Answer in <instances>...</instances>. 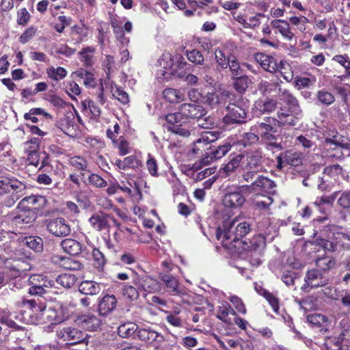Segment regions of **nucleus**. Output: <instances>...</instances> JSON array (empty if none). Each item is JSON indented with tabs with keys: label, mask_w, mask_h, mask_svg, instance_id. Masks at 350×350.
Returning <instances> with one entry per match:
<instances>
[{
	"label": "nucleus",
	"mask_w": 350,
	"mask_h": 350,
	"mask_svg": "<svg viewBox=\"0 0 350 350\" xmlns=\"http://www.w3.org/2000/svg\"><path fill=\"white\" fill-rule=\"evenodd\" d=\"M18 307L23 321L31 324H59L67 320L70 314L68 306L62 302H55L46 308L45 304L34 299H23Z\"/></svg>",
	"instance_id": "1"
},
{
	"label": "nucleus",
	"mask_w": 350,
	"mask_h": 350,
	"mask_svg": "<svg viewBox=\"0 0 350 350\" xmlns=\"http://www.w3.org/2000/svg\"><path fill=\"white\" fill-rule=\"evenodd\" d=\"M250 224L247 221L228 218L217 227L215 236L224 247L240 250L244 242L242 239L250 232Z\"/></svg>",
	"instance_id": "2"
},
{
	"label": "nucleus",
	"mask_w": 350,
	"mask_h": 350,
	"mask_svg": "<svg viewBox=\"0 0 350 350\" xmlns=\"http://www.w3.org/2000/svg\"><path fill=\"white\" fill-rule=\"evenodd\" d=\"M257 227L260 233L254 235L249 242H243L241 249H240L245 252L241 254L242 257L247 259L249 263L254 267H257L261 263L260 252L265 246L267 237L270 241L273 240V237H269V234L273 228L271 226L269 219H265L262 222H258Z\"/></svg>",
	"instance_id": "3"
},
{
	"label": "nucleus",
	"mask_w": 350,
	"mask_h": 350,
	"mask_svg": "<svg viewBox=\"0 0 350 350\" xmlns=\"http://www.w3.org/2000/svg\"><path fill=\"white\" fill-rule=\"evenodd\" d=\"M187 65L182 55L164 53L158 60L159 68L156 72V77L159 80H168L172 75L183 78Z\"/></svg>",
	"instance_id": "4"
},
{
	"label": "nucleus",
	"mask_w": 350,
	"mask_h": 350,
	"mask_svg": "<svg viewBox=\"0 0 350 350\" xmlns=\"http://www.w3.org/2000/svg\"><path fill=\"white\" fill-rule=\"evenodd\" d=\"M26 186L14 177L0 176V198L6 195L3 202L8 207L12 206L24 195Z\"/></svg>",
	"instance_id": "5"
},
{
	"label": "nucleus",
	"mask_w": 350,
	"mask_h": 350,
	"mask_svg": "<svg viewBox=\"0 0 350 350\" xmlns=\"http://www.w3.org/2000/svg\"><path fill=\"white\" fill-rule=\"evenodd\" d=\"M272 127L263 122L257 123L251 127L250 131L244 133L239 142L244 147L256 143L259 139L271 146H275V136L271 133Z\"/></svg>",
	"instance_id": "6"
},
{
	"label": "nucleus",
	"mask_w": 350,
	"mask_h": 350,
	"mask_svg": "<svg viewBox=\"0 0 350 350\" xmlns=\"http://www.w3.org/2000/svg\"><path fill=\"white\" fill-rule=\"evenodd\" d=\"M247 185H232L225 190L223 204L225 207L237 208L242 206L245 202V196L250 195Z\"/></svg>",
	"instance_id": "7"
},
{
	"label": "nucleus",
	"mask_w": 350,
	"mask_h": 350,
	"mask_svg": "<svg viewBox=\"0 0 350 350\" xmlns=\"http://www.w3.org/2000/svg\"><path fill=\"white\" fill-rule=\"evenodd\" d=\"M29 282L31 284L29 293L31 295L44 296L47 294L58 293L57 287L55 286V282L42 274L31 275Z\"/></svg>",
	"instance_id": "8"
},
{
	"label": "nucleus",
	"mask_w": 350,
	"mask_h": 350,
	"mask_svg": "<svg viewBox=\"0 0 350 350\" xmlns=\"http://www.w3.org/2000/svg\"><path fill=\"white\" fill-rule=\"evenodd\" d=\"M300 116L301 113H296L288 107V109L281 107L277 113V119L267 117L264 120L263 122L267 123L271 126L273 129L271 133L273 135V133L276 132V126H294L297 120L300 118Z\"/></svg>",
	"instance_id": "9"
},
{
	"label": "nucleus",
	"mask_w": 350,
	"mask_h": 350,
	"mask_svg": "<svg viewBox=\"0 0 350 350\" xmlns=\"http://www.w3.org/2000/svg\"><path fill=\"white\" fill-rule=\"evenodd\" d=\"M58 338L63 340L70 345H75L86 342L88 334L81 330L72 326H65L59 328L56 332Z\"/></svg>",
	"instance_id": "10"
},
{
	"label": "nucleus",
	"mask_w": 350,
	"mask_h": 350,
	"mask_svg": "<svg viewBox=\"0 0 350 350\" xmlns=\"http://www.w3.org/2000/svg\"><path fill=\"white\" fill-rule=\"evenodd\" d=\"M249 188L250 194L265 191L269 194H273L275 191L276 185L274 181L263 176H259L250 185H246Z\"/></svg>",
	"instance_id": "11"
},
{
	"label": "nucleus",
	"mask_w": 350,
	"mask_h": 350,
	"mask_svg": "<svg viewBox=\"0 0 350 350\" xmlns=\"http://www.w3.org/2000/svg\"><path fill=\"white\" fill-rule=\"evenodd\" d=\"M36 219V212L30 208L23 206V204L20 203L16 209V213L12 218V222L16 226L31 224Z\"/></svg>",
	"instance_id": "12"
},
{
	"label": "nucleus",
	"mask_w": 350,
	"mask_h": 350,
	"mask_svg": "<svg viewBox=\"0 0 350 350\" xmlns=\"http://www.w3.org/2000/svg\"><path fill=\"white\" fill-rule=\"evenodd\" d=\"M227 113L224 117L226 124L241 123L245 122L247 116L245 109L235 104H229L226 107Z\"/></svg>",
	"instance_id": "13"
},
{
	"label": "nucleus",
	"mask_w": 350,
	"mask_h": 350,
	"mask_svg": "<svg viewBox=\"0 0 350 350\" xmlns=\"http://www.w3.org/2000/svg\"><path fill=\"white\" fill-rule=\"evenodd\" d=\"M256 291L260 295L263 296L271 306L275 314L280 315L284 319V322L287 323L289 327H291L293 324L291 317L282 310L280 311L278 299L271 293L268 292L265 289H262V292L258 290L257 286H256Z\"/></svg>",
	"instance_id": "14"
},
{
	"label": "nucleus",
	"mask_w": 350,
	"mask_h": 350,
	"mask_svg": "<svg viewBox=\"0 0 350 350\" xmlns=\"http://www.w3.org/2000/svg\"><path fill=\"white\" fill-rule=\"evenodd\" d=\"M47 230L56 237H66L70 232V228L63 218H55L49 220L46 224Z\"/></svg>",
	"instance_id": "15"
},
{
	"label": "nucleus",
	"mask_w": 350,
	"mask_h": 350,
	"mask_svg": "<svg viewBox=\"0 0 350 350\" xmlns=\"http://www.w3.org/2000/svg\"><path fill=\"white\" fill-rule=\"evenodd\" d=\"M217 139V135L215 132H203L200 137L196 139L193 144L192 152L195 154L202 153L205 149H208V146Z\"/></svg>",
	"instance_id": "16"
},
{
	"label": "nucleus",
	"mask_w": 350,
	"mask_h": 350,
	"mask_svg": "<svg viewBox=\"0 0 350 350\" xmlns=\"http://www.w3.org/2000/svg\"><path fill=\"white\" fill-rule=\"evenodd\" d=\"M234 19L245 29H255L260 24V18L264 17L262 13H257L254 16H247L241 12L232 13Z\"/></svg>",
	"instance_id": "17"
},
{
	"label": "nucleus",
	"mask_w": 350,
	"mask_h": 350,
	"mask_svg": "<svg viewBox=\"0 0 350 350\" xmlns=\"http://www.w3.org/2000/svg\"><path fill=\"white\" fill-rule=\"evenodd\" d=\"M113 216L103 212L94 213L90 218L89 222L91 226L97 231L108 230L110 227L109 221Z\"/></svg>",
	"instance_id": "18"
},
{
	"label": "nucleus",
	"mask_w": 350,
	"mask_h": 350,
	"mask_svg": "<svg viewBox=\"0 0 350 350\" xmlns=\"http://www.w3.org/2000/svg\"><path fill=\"white\" fill-rule=\"evenodd\" d=\"M180 111L186 120L189 118L197 119L206 115L205 109L199 105L193 103H184L180 106Z\"/></svg>",
	"instance_id": "19"
},
{
	"label": "nucleus",
	"mask_w": 350,
	"mask_h": 350,
	"mask_svg": "<svg viewBox=\"0 0 350 350\" xmlns=\"http://www.w3.org/2000/svg\"><path fill=\"white\" fill-rule=\"evenodd\" d=\"M232 146L230 142H226L224 144L218 146L209 153H206L207 155L201 161L202 163L208 165L211 162L222 158L230 150Z\"/></svg>",
	"instance_id": "20"
},
{
	"label": "nucleus",
	"mask_w": 350,
	"mask_h": 350,
	"mask_svg": "<svg viewBox=\"0 0 350 350\" xmlns=\"http://www.w3.org/2000/svg\"><path fill=\"white\" fill-rule=\"evenodd\" d=\"M141 293L139 276H135L133 279L131 284H122V294L126 299L130 301H135L139 298Z\"/></svg>",
	"instance_id": "21"
},
{
	"label": "nucleus",
	"mask_w": 350,
	"mask_h": 350,
	"mask_svg": "<svg viewBox=\"0 0 350 350\" xmlns=\"http://www.w3.org/2000/svg\"><path fill=\"white\" fill-rule=\"evenodd\" d=\"M254 59L265 70L271 73L277 72L278 62L273 56L258 53L254 55Z\"/></svg>",
	"instance_id": "22"
},
{
	"label": "nucleus",
	"mask_w": 350,
	"mask_h": 350,
	"mask_svg": "<svg viewBox=\"0 0 350 350\" xmlns=\"http://www.w3.org/2000/svg\"><path fill=\"white\" fill-rule=\"evenodd\" d=\"M324 149L326 152L323 157L327 159H340L343 157L340 144L336 140L330 138H326L324 144Z\"/></svg>",
	"instance_id": "23"
},
{
	"label": "nucleus",
	"mask_w": 350,
	"mask_h": 350,
	"mask_svg": "<svg viewBox=\"0 0 350 350\" xmlns=\"http://www.w3.org/2000/svg\"><path fill=\"white\" fill-rule=\"evenodd\" d=\"M329 280L323 276L318 270L312 269L307 272L305 277V288L310 287V288H320L323 286L327 280Z\"/></svg>",
	"instance_id": "24"
},
{
	"label": "nucleus",
	"mask_w": 350,
	"mask_h": 350,
	"mask_svg": "<svg viewBox=\"0 0 350 350\" xmlns=\"http://www.w3.org/2000/svg\"><path fill=\"white\" fill-rule=\"evenodd\" d=\"M117 299L113 295L107 294L101 297L98 302V312L102 316H107L112 312L117 306Z\"/></svg>",
	"instance_id": "25"
},
{
	"label": "nucleus",
	"mask_w": 350,
	"mask_h": 350,
	"mask_svg": "<svg viewBox=\"0 0 350 350\" xmlns=\"http://www.w3.org/2000/svg\"><path fill=\"white\" fill-rule=\"evenodd\" d=\"M243 159H244V155L242 154L230 158L228 162L220 168L219 172L220 176L221 177H228L234 174L240 167Z\"/></svg>",
	"instance_id": "26"
},
{
	"label": "nucleus",
	"mask_w": 350,
	"mask_h": 350,
	"mask_svg": "<svg viewBox=\"0 0 350 350\" xmlns=\"http://www.w3.org/2000/svg\"><path fill=\"white\" fill-rule=\"evenodd\" d=\"M233 54L226 46H221L215 49V59L217 64L222 69H226L229 66V62L233 59Z\"/></svg>",
	"instance_id": "27"
},
{
	"label": "nucleus",
	"mask_w": 350,
	"mask_h": 350,
	"mask_svg": "<svg viewBox=\"0 0 350 350\" xmlns=\"http://www.w3.org/2000/svg\"><path fill=\"white\" fill-rule=\"evenodd\" d=\"M137 335L139 340L150 344L152 342L160 344L164 341V337L161 334L150 328L139 329Z\"/></svg>",
	"instance_id": "28"
},
{
	"label": "nucleus",
	"mask_w": 350,
	"mask_h": 350,
	"mask_svg": "<svg viewBox=\"0 0 350 350\" xmlns=\"http://www.w3.org/2000/svg\"><path fill=\"white\" fill-rule=\"evenodd\" d=\"M77 323L89 331L97 330L101 324L100 319L94 314H84L78 317Z\"/></svg>",
	"instance_id": "29"
},
{
	"label": "nucleus",
	"mask_w": 350,
	"mask_h": 350,
	"mask_svg": "<svg viewBox=\"0 0 350 350\" xmlns=\"http://www.w3.org/2000/svg\"><path fill=\"white\" fill-rule=\"evenodd\" d=\"M230 95V93L228 92H224L220 94L215 92L207 93L204 98V102L211 107L214 108L219 105H225Z\"/></svg>",
	"instance_id": "30"
},
{
	"label": "nucleus",
	"mask_w": 350,
	"mask_h": 350,
	"mask_svg": "<svg viewBox=\"0 0 350 350\" xmlns=\"http://www.w3.org/2000/svg\"><path fill=\"white\" fill-rule=\"evenodd\" d=\"M271 25L273 29H275L283 37L284 39L291 41L295 38V34L291 29L289 23L285 21L273 20L271 22Z\"/></svg>",
	"instance_id": "31"
},
{
	"label": "nucleus",
	"mask_w": 350,
	"mask_h": 350,
	"mask_svg": "<svg viewBox=\"0 0 350 350\" xmlns=\"http://www.w3.org/2000/svg\"><path fill=\"white\" fill-rule=\"evenodd\" d=\"M278 96L280 100L284 103L293 112L296 113H301L297 100L288 90L280 88L279 90Z\"/></svg>",
	"instance_id": "32"
},
{
	"label": "nucleus",
	"mask_w": 350,
	"mask_h": 350,
	"mask_svg": "<svg viewBox=\"0 0 350 350\" xmlns=\"http://www.w3.org/2000/svg\"><path fill=\"white\" fill-rule=\"evenodd\" d=\"M340 333L336 341V345L340 347V345L345 342L346 343L350 342V318L345 317L339 323Z\"/></svg>",
	"instance_id": "33"
},
{
	"label": "nucleus",
	"mask_w": 350,
	"mask_h": 350,
	"mask_svg": "<svg viewBox=\"0 0 350 350\" xmlns=\"http://www.w3.org/2000/svg\"><path fill=\"white\" fill-rule=\"evenodd\" d=\"M139 282L140 284L142 293L144 297L148 293H154L160 289L159 282L150 277H139Z\"/></svg>",
	"instance_id": "34"
},
{
	"label": "nucleus",
	"mask_w": 350,
	"mask_h": 350,
	"mask_svg": "<svg viewBox=\"0 0 350 350\" xmlns=\"http://www.w3.org/2000/svg\"><path fill=\"white\" fill-rule=\"evenodd\" d=\"M262 159V154L260 151L256 150L250 152L246 154L243 165L260 170L261 169Z\"/></svg>",
	"instance_id": "35"
},
{
	"label": "nucleus",
	"mask_w": 350,
	"mask_h": 350,
	"mask_svg": "<svg viewBox=\"0 0 350 350\" xmlns=\"http://www.w3.org/2000/svg\"><path fill=\"white\" fill-rule=\"evenodd\" d=\"M105 84L106 87L110 89L113 97L116 98L122 104H127L129 102V97L128 94L124 92L120 87H118L112 81H108Z\"/></svg>",
	"instance_id": "36"
},
{
	"label": "nucleus",
	"mask_w": 350,
	"mask_h": 350,
	"mask_svg": "<svg viewBox=\"0 0 350 350\" xmlns=\"http://www.w3.org/2000/svg\"><path fill=\"white\" fill-rule=\"evenodd\" d=\"M63 250L72 256L77 255L81 252V245L79 242L72 239H66L61 243Z\"/></svg>",
	"instance_id": "37"
},
{
	"label": "nucleus",
	"mask_w": 350,
	"mask_h": 350,
	"mask_svg": "<svg viewBox=\"0 0 350 350\" xmlns=\"http://www.w3.org/2000/svg\"><path fill=\"white\" fill-rule=\"evenodd\" d=\"M320 288L321 290L319 293H321L326 298L332 300H338L340 296L339 289L333 284L329 282V280H327V282H325L323 286H321Z\"/></svg>",
	"instance_id": "38"
},
{
	"label": "nucleus",
	"mask_w": 350,
	"mask_h": 350,
	"mask_svg": "<svg viewBox=\"0 0 350 350\" xmlns=\"http://www.w3.org/2000/svg\"><path fill=\"white\" fill-rule=\"evenodd\" d=\"M164 98L170 103H177L183 101L185 94L180 90L174 88H166L163 92Z\"/></svg>",
	"instance_id": "39"
},
{
	"label": "nucleus",
	"mask_w": 350,
	"mask_h": 350,
	"mask_svg": "<svg viewBox=\"0 0 350 350\" xmlns=\"http://www.w3.org/2000/svg\"><path fill=\"white\" fill-rule=\"evenodd\" d=\"M79 291L82 294L93 295L98 294L100 291V288L98 283L85 280L80 284Z\"/></svg>",
	"instance_id": "40"
},
{
	"label": "nucleus",
	"mask_w": 350,
	"mask_h": 350,
	"mask_svg": "<svg viewBox=\"0 0 350 350\" xmlns=\"http://www.w3.org/2000/svg\"><path fill=\"white\" fill-rule=\"evenodd\" d=\"M77 280L75 275L70 273H65L59 275L55 282V285L59 284L65 288H69L75 285Z\"/></svg>",
	"instance_id": "41"
},
{
	"label": "nucleus",
	"mask_w": 350,
	"mask_h": 350,
	"mask_svg": "<svg viewBox=\"0 0 350 350\" xmlns=\"http://www.w3.org/2000/svg\"><path fill=\"white\" fill-rule=\"evenodd\" d=\"M160 278L165 283L167 291L174 294L180 293V291L178 288V282L174 276L171 274L163 273L160 274Z\"/></svg>",
	"instance_id": "42"
},
{
	"label": "nucleus",
	"mask_w": 350,
	"mask_h": 350,
	"mask_svg": "<svg viewBox=\"0 0 350 350\" xmlns=\"http://www.w3.org/2000/svg\"><path fill=\"white\" fill-rule=\"evenodd\" d=\"M59 129L66 135L73 137L76 135L77 125L71 120L69 116H66L59 122Z\"/></svg>",
	"instance_id": "43"
},
{
	"label": "nucleus",
	"mask_w": 350,
	"mask_h": 350,
	"mask_svg": "<svg viewBox=\"0 0 350 350\" xmlns=\"http://www.w3.org/2000/svg\"><path fill=\"white\" fill-rule=\"evenodd\" d=\"M323 174L325 176H329L336 181H338L340 178L343 179L346 178L345 172L338 164L326 167L323 170Z\"/></svg>",
	"instance_id": "44"
},
{
	"label": "nucleus",
	"mask_w": 350,
	"mask_h": 350,
	"mask_svg": "<svg viewBox=\"0 0 350 350\" xmlns=\"http://www.w3.org/2000/svg\"><path fill=\"white\" fill-rule=\"evenodd\" d=\"M115 165L119 170H126L129 168H135L139 165V161L135 156L125 157L123 160L116 159Z\"/></svg>",
	"instance_id": "45"
},
{
	"label": "nucleus",
	"mask_w": 350,
	"mask_h": 350,
	"mask_svg": "<svg viewBox=\"0 0 350 350\" xmlns=\"http://www.w3.org/2000/svg\"><path fill=\"white\" fill-rule=\"evenodd\" d=\"M283 159L286 165L298 166L302 163L301 154L293 150H288L283 152Z\"/></svg>",
	"instance_id": "46"
},
{
	"label": "nucleus",
	"mask_w": 350,
	"mask_h": 350,
	"mask_svg": "<svg viewBox=\"0 0 350 350\" xmlns=\"http://www.w3.org/2000/svg\"><path fill=\"white\" fill-rule=\"evenodd\" d=\"M138 329L137 324L133 322H127L121 324L118 328V335L122 338H129L133 336Z\"/></svg>",
	"instance_id": "47"
},
{
	"label": "nucleus",
	"mask_w": 350,
	"mask_h": 350,
	"mask_svg": "<svg viewBox=\"0 0 350 350\" xmlns=\"http://www.w3.org/2000/svg\"><path fill=\"white\" fill-rule=\"evenodd\" d=\"M175 5L180 10H185V14L186 16H191L193 14V10L196 7L198 2L191 0H172Z\"/></svg>",
	"instance_id": "48"
},
{
	"label": "nucleus",
	"mask_w": 350,
	"mask_h": 350,
	"mask_svg": "<svg viewBox=\"0 0 350 350\" xmlns=\"http://www.w3.org/2000/svg\"><path fill=\"white\" fill-rule=\"evenodd\" d=\"M95 48L93 46H88L83 49L80 52V60L85 66H91L94 63V53Z\"/></svg>",
	"instance_id": "49"
},
{
	"label": "nucleus",
	"mask_w": 350,
	"mask_h": 350,
	"mask_svg": "<svg viewBox=\"0 0 350 350\" xmlns=\"http://www.w3.org/2000/svg\"><path fill=\"white\" fill-rule=\"evenodd\" d=\"M46 72L48 77L56 81L65 78L68 73L64 68L60 66L56 68L51 66L46 69Z\"/></svg>",
	"instance_id": "50"
},
{
	"label": "nucleus",
	"mask_w": 350,
	"mask_h": 350,
	"mask_svg": "<svg viewBox=\"0 0 350 350\" xmlns=\"http://www.w3.org/2000/svg\"><path fill=\"white\" fill-rule=\"evenodd\" d=\"M37 116H42L46 118H51V116L50 113L45 111L42 108H32L29 110V112L25 113L24 114V118L26 120H31L33 123H36L38 122V118Z\"/></svg>",
	"instance_id": "51"
},
{
	"label": "nucleus",
	"mask_w": 350,
	"mask_h": 350,
	"mask_svg": "<svg viewBox=\"0 0 350 350\" xmlns=\"http://www.w3.org/2000/svg\"><path fill=\"white\" fill-rule=\"evenodd\" d=\"M277 72H279L283 78L288 82L293 79V72L291 66L286 62L281 60L278 64Z\"/></svg>",
	"instance_id": "52"
},
{
	"label": "nucleus",
	"mask_w": 350,
	"mask_h": 350,
	"mask_svg": "<svg viewBox=\"0 0 350 350\" xmlns=\"http://www.w3.org/2000/svg\"><path fill=\"white\" fill-rule=\"evenodd\" d=\"M255 108L262 113H270L276 108V101L272 99H267L265 101H258L255 103Z\"/></svg>",
	"instance_id": "53"
},
{
	"label": "nucleus",
	"mask_w": 350,
	"mask_h": 350,
	"mask_svg": "<svg viewBox=\"0 0 350 350\" xmlns=\"http://www.w3.org/2000/svg\"><path fill=\"white\" fill-rule=\"evenodd\" d=\"M229 314L235 315L236 313L226 301H221L218 307L217 318L223 321H227Z\"/></svg>",
	"instance_id": "54"
},
{
	"label": "nucleus",
	"mask_w": 350,
	"mask_h": 350,
	"mask_svg": "<svg viewBox=\"0 0 350 350\" xmlns=\"http://www.w3.org/2000/svg\"><path fill=\"white\" fill-rule=\"evenodd\" d=\"M337 193H334L330 196H322L320 198H317L313 204L319 208V211L324 213L325 211L321 208V206L330 207L336 198ZM323 209L325 207L323 208Z\"/></svg>",
	"instance_id": "55"
},
{
	"label": "nucleus",
	"mask_w": 350,
	"mask_h": 350,
	"mask_svg": "<svg viewBox=\"0 0 350 350\" xmlns=\"http://www.w3.org/2000/svg\"><path fill=\"white\" fill-rule=\"evenodd\" d=\"M88 27L85 25H75L72 28V35L77 42H83L88 36Z\"/></svg>",
	"instance_id": "56"
},
{
	"label": "nucleus",
	"mask_w": 350,
	"mask_h": 350,
	"mask_svg": "<svg viewBox=\"0 0 350 350\" xmlns=\"http://www.w3.org/2000/svg\"><path fill=\"white\" fill-rule=\"evenodd\" d=\"M24 244L35 252H39L42 250V240L38 237H25L23 240Z\"/></svg>",
	"instance_id": "57"
},
{
	"label": "nucleus",
	"mask_w": 350,
	"mask_h": 350,
	"mask_svg": "<svg viewBox=\"0 0 350 350\" xmlns=\"http://www.w3.org/2000/svg\"><path fill=\"white\" fill-rule=\"evenodd\" d=\"M27 202L29 204L36 205L34 208H41L44 207L47 202L45 197L42 196H30L23 199L22 202Z\"/></svg>",
	"instance_id": "58"
},
{
	"label": "nucleus",
	"mask_w": 350,
	"mask_h": 350,
	"mask_svg": "<svg viewBox=\"0 0 350 350\" xmlns=\"http://www.w3.org/2000/svg\"><path fill=\"white\" fill-rule=\"evenodd\" d=\"M64 85L65 91L71 99L75 100V96L81 94V88L74 81H67Z\"/></svg>",
	"instance_id": "59"
},
{
	"label": "nucleus",
	"mask_w": 350,
	"mask_h": 350,
	"mask_svg": "<svg viewBox=\"0 0 350 350\" xmlns=\"http://www.w3.org/2000/svg\"><path fill=\"white\" fill-rule=\"evenodd\" d=\"M169 129L172 132L183 137L189 136L193 131V129L190 128L187 122L181 124H176L175 126H170Z\"/></svg>",
	"instance_id": "60"
},
{
	"label": "nucleus",
	"mask_w": 350,
	"mask_h": 350,
	"mask_svg": "<svg viewBox=\"0 0 350 350\" xmlns=\"http://www.w3.org/2000/svg\"><path fill=\"white\" fill-rule=\"evenodd\" d=\"M185 54L188 60L196 65H202L204 62V55L197 49L187 51Z\"/></svg>",
	"instance_id": "61"
},
{
	"label": "nucleus",
	"mask_w": 350,
	"mask_h": 350,
	"mask_svg": "<svg viewBox=\"0 0 350 350\" xmlns=\"http://www.w3.org/2000/svg\"><path fill=\"white\" fill-rule=\"evenodd\" d=\"M69 164L77 170H86L88 167L87 161L82 157L75 156L69 159Z\"/></svg>",
	"instance_id": "62"
},
{
	"label": "nucleus",
	"mask_w": 350,
	"mask_h": 350,
	"mask_svg": "<svg viewBox=\"0 0 350 350\" xmlns=\"http://www.w3.org/2000/svg\"><path fill=\"white\" fill-rule=\"evenodd\" d=\"M308 322L317 326H323L327 325L329 319L321 314L314 313L308 316Z\"/></svg>",
	"instance_id": "63"
},
{
	"label": "nucleus",
	"mask_w": 350,
	"mask_h": 350,
	"mask_svg": "<svg viewBox=\"0 0 350 350\" xmlns=\"http://www.w3.org/2000/svg\"><path fill=\"white\" fill-rule=\"evenodd\" d=\"M181 113L180 111L176 113H169L166 116L165 120L171 126L186 123L187 120Z\"/></svg>",
	"instance_id": "64"
}]
</instances>
